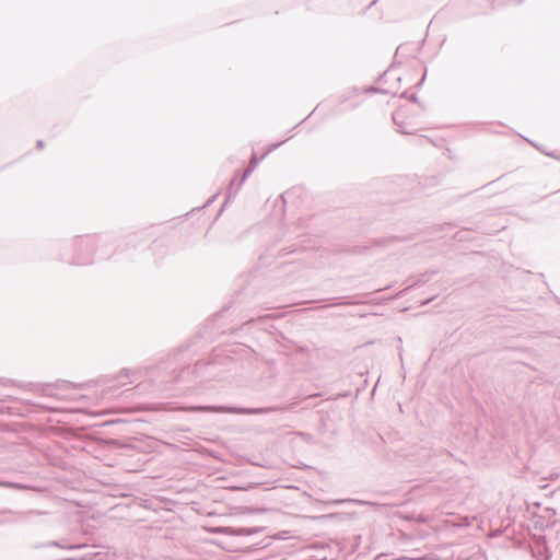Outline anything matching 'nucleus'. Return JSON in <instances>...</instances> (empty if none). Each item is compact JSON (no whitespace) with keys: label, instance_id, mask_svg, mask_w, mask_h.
Here are the masks:
<instances>
[{"label":"nucleus","instance_id":"0eeeda50","mask_svg":"<svg viewBox=\"0 0 560 560\" xmlns=\"http://www.w3.org/2000/svg\"><path fill=\"white\" fill-rule=\"evenodd\" d=\"M215 197H217V195H213L212 198L208 200V203H211Z\"/></svg>","mask_w":560,"mask_h":560},{"label":"nucleus","instance_id":"39448f33","mask_svg":"<svg viewBox=\"0 0 560 560\" xmlns=\"http://www.w3.org/2000/svg\"><path fill=\"white\" fill-rule=\"evenodd\" d=\"M89 262H90V259H79L78 260V264H82V265L89 264Z\"/></svg>","mask_w":560,"mask_h":560},{"label":"nucleus","instance_id":"1a4fd4ad","mask_svg":"<svg viewBox=\"0 0 560 560\" xmlns=\"http://www.w3.org/2000/svg\"><path fill=\"white\" fill-rule=\"evenodd\" d=\"M69 549L79 548V546H70Z\"/></svg>","mask_w":560,"mask_h":560},{"label":"nucleus","instance_id":"20e7f679","mask_svg":"<svg viewBox=\"0 0 560 560\" xmlns=\"http://www.w3.org/2000/svg\"><path fill=\"white\" fill-rule=\"evenodd\" d=\"M0 486H3V487H16L15 485L10 483V482H0Z\"/></svg>","mask_w":560,"mask_h":560},{"label":"nucleus","instance_id":"f257e3e1","mask_svg":"<svg viewBox=\"0 0 560 560\" xmlns=\"http://www.w3.org/2000/svg\"><path fill=\"white\" fill-rule=\"evenodd\" d=\"M189 410L192 411H212V412H226V413H240V415H262L270 411L269 408H237V407H223V406H199L191 407Z\"/></svg>","mask_w":560,"mask_h":560},{"label":"nucleus","instance_id":"f03ea898","mask_svg":"<svg viewBox=\"0 0 560 560\" xmlns=\"http://www.w3.org/2000/svg\"><path fill=\"white\" fill-rule=\"evenodd\" d=\"M258 159L257 156L254 154L249 161V164L247 166V168L244 171V174L241 178V180L238 182L237 186L235 187L234 189V186H235V179H232L231 183H230V188H229V192H228V200L232 197V195H236L240 187L244 184V182L247 179V177L254 172V170L256 168L257 164H258Z\"/></svg>","mask_w":560,"mask_h":560},{"label":"nucleus","instance_id":"6e6552de","mask_svg":"<svg viewBox=\"0 0 560 560\" xmlns=\"http://www.w3.org/2000/svg\"><path fill=\"white\" fill-rule=\"evenodd\" d=\"M92 241H93L92 238H88V240H85L86 244H91V243H92Z\"/></svg>","mask_w":560,"mask_h":560},{"label":"nucleus","instance_id":"423d86ee","mask_svg":"<svg viewBox=\"0 0 560 560\" xmlns=\"http://www.w3.org/2000/svg\"><path fill=\"white\" fill-rule=\"evenodd\" d=\"M43 147H44V142L42 140H38L37 141V148L38 149H43Z\"/></svg>","mask_w":560,"mask_h":560},{"label":"nucleus","instance_id":"7ed1b4c3","mask_svg":"<svg viewBox=\"0 0 560 560\" xmlns=\"http://www.w3.org/2000/svg\"><path fill=\"white\" fill-rule=\"evenodd\" d=\"M256 530H252V529H247V528H240L237 530V534H242V535H250L253 533H255Z\"/></svg>","mask_w":560,"mask_h":560}]
</instances>
